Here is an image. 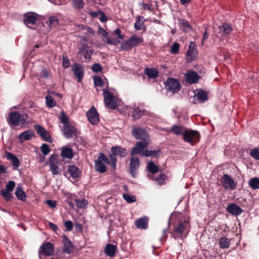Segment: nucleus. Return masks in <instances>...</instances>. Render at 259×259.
<instances>
[{
  "label": "nucleus",
  "mask_w": 259,
  "mask_h": 259,
  "mask_svg": "<svg viewBox=\"0 0 259 259\" xmlns=\"http://www.w3.org/2000/svg\"><path fill=\"white\" fill-rule=\"evenodd\" d=\"M68 172L73 178H77L80 176L79 169L74 165H69L67 168Z\"/></svg>",
  "instance_id": "nucleus-29"
},
{
  "label": "nucleus",
  "mask_w": 259,
  "mask_h": 259,
  "mask_svg": "<svg viewBox=\"0 0 259 259\" xmlns=\"http://www.w3.org/2000/svg\"><path fill=\"white\" fill-rule=\"evenodd\" d=\"M61 155L63 158L71 159L74 156L72 149L67 147H63L61 150Z\"/></svg>",
  "instance_id": "nucleus-23"
},
{
  "label": "nucleus",
  "mask_w": 259,
  "mask_h": 259,
  "mask_svg": "<svg viewBox=\"0 0 259 259\" xmlns=\"http://www.w3.org/2000/svg\"><path fill=\"white\" fill-rule=\"evenodd\" d=\"M184 75L186 82L190 84L197 82L199 79L198 73L193 71H189Z\"/></svg>",
  "instance_id": "nucleus-16"
},
{
  "label": "nucleus",
  "mask_w": 259,
  "mask_h": 259,
  "mask_svg": "<svg viewBox=\"0 0 259 259\" xmlns=\"http://www.w3.org/2000/svg\"><path fill=\"white\" fill-rule=\"evenodd\" d=\"M179 23L180 26L183 27L185 30H188L191 28V26L189 23V22L185 19H180L179 20Z\"/></svg>",
  "instance_id": "nucleus-43"
},
{
  "label": "nucleus",
  "mask_w": 259,
  "mask_h": 259,
  "mask_svg": "<svg viewBox=\"0 0 259 259\" xmlns=\"http://www.w3.org/2000/svg\"><path fill=\"white\" fill-rule=\"evenodd\" d=\"M94 84L96 87H102L103 85L102 79L100 76H94Z\"/></svg>",
  "instance_id": "nucleus-50"
},
{
  "label": "nucleus",
  "mask_w": 259,
  "mask_h": 259,
  "mask_svg": "<svg viewBox=\"0 0 259 259\" xmlns=\"http://www.w3.org/2000/svg\"><path fill=\"white\" fill-rule=\"evenodd\" d=\"M37 18L33 13H28L25 15L24 21L28 27L34 29V26L36 24Z\"/></svg>",
  "instance_id": "nucleus-15"
},
{
  "label": "nucleus",
  "mask_w": 259,
  "mask_h": 259,
  "mask_svg": "<svg viewBox=\"0 0 259 259\" xmlns=\"http://www.w3.org/2000/svg\"><path fill=\"white\" fill-rule=\"evenodd\" d=\"M221 183L223 187L226 189L234 190L236 187L234 181L228 174H225L223 176Z\"/></svg>",
  "instance_id": "nucleus-10"
},
{
  "label": "nucleus",
  "mask_w": 259,
  "mask_h": 259,
  "mask_svg": "<svg viewBox=\"0 0 259 259\" xmlns=\"http://www.w3.org/2000/svg\"><path fill=\"white\" fill-rule=\"evenodd\" d=\"M34 128L36 131L37 133L45 141L50 142H52V139L50 135L43 127L40 125L37 124L35 125Z\"/></svg>",
  "instance_id": "nucleus-18"
},
{
  "label": "nucleus",
  "mask_w": 259,
  "mask_h": 259,
  "mask_svg": "<svg viewBox=\"0 0 259 259\" xmlns=\"http://www.w3.org/2000/svg\"><path fill=\"white\" fill-rule=\"evenodd\" d=\"M1 195L4 197L6 200L9 201L12 197V194L10 191L7 190L3 189L1 191Z\"/></svg>",
  "instance_id": "nucleus-47"
},
{
  "label": "nucleus",
  "mask_w": 259,
  "mask_h": 259,
  "mask_svg": "<svg viewBox=\"0 0 259 259\" xmlns=\"http://www.w3.org/2000/svg\"><path fill=\"white\" fill-rule=\"evenodd\" d=\"M75 202L77 206L80 208L85 207L88 205V201L84 198L77 199Z\"/></svg>",
  "instance_id": "nucleus-42"
},
{
  "label": "nucleus",
  "mask_w": 259,
  "mask_h": 259,
  "mask_svg": "<svg viewBox=\"0 0 259 259\" xmlns=\"http://www.w3.org/2000/svg\"><path fill=\"white\" fill-rule=\"evenodd\" d=\"M48 164L50 166V169L53 175H60V162L57 158V155L53 154L50 156Z\"/></svg>",
  "instance_id": "nucleus-6"
},
{
  "label": "nucleus",
  "mask_w": 259,
  "mask_h": 259,
  "mask_svg": "<svg viewBox=\"0 0 259 259\" xmlns=\"http://www.w3.org/2000/svg\"><path fill=\"white\" fill-rule=\"evenodd\" d=\"M64 246L63 248V252L67 253H70L72 248V244L71 241L65 235L63 236Z\"/></svg>",
  "instance_id": "nucleus-28"
},
{
  "label": "nucleus",
  "mask_w": 259,
  "mask_h": 259,
  "mask_svg": "<svg viewBox=\"0 0 259 259\" xmlns=\"http://www.w3.org/2000/svg\"><path fill=\"white\" fill-rule=\"evenodd\" d=\"M220 32H222L225 34H229L230 33L232 28L230 25L227 24H223L219 27Z\"/></svg>",
  "instance_id": "nucleus-35"
},
{
  "label": "nucleus",
  "mask_w": 259,
  "mask_h": 259,
  "mask_svg": "<svg viewBox=\"0 0 259 259\" xmlns=\"http://www.w3.org/2000/svg\"><path fill=\"white\" fill-rule=\"evenodd\" d=\"M180 45L177 42H175L170 47V53L173 54H176L179 53Z\"/></svg>",
  "instance_id": "nucleus-48"
},
{
  "label": "nucleus",
  "mask_w": 259,
  "mask_h": 259,
  "mask_svg": "<svg viewBox=\"0 0 259 259\" xmlns=\"http://www.w3.org/2000/svg\"><path fill=\"white\" fill-rule=\"evenodd\" d=\"M87 116L89 121L92 124H96L99 122V115L94 106L87 112Z\"/></svg>",
  "instance_id": "nucleus-14"
},
{
  "label": "nucleus",
  "mask_w": 259,
  "mask_h": 259,
  "mask_svg": "<svg viewBox=\"0 0 259 259\" xmlns=\"http://www.w3.org/2000/svg\"><path fill=\"white\" fill-rule=\"evenodd\" d=\"M114 32H115V34L118 35L119 38L121 39H123L124 35L121 34V31L119 28H116Z\"/></svg>",
  "instance_id": "nucleus-61"
},
{
  "label": "nucleus",
  "mask_w": 259,
  "mask_h": 259,
  "mask_svg": "<svg viewBox=\"0 0 259 259\" xmlns=\"http://www.w3.org/2000/svg\"><path fill=\"white\" fill-rule=\"evenodd\" d=\"M28 116L26 114L20 115L18 112H12L10 114L9 123L10 125L17 126L20 122L24 125L27 123Z\"/></svg>",
  "instance_id": "nucleus-1"
},
{
  "label": "nucleus",
  "mask_w": 259,
  "mask_h": 259,
  "mask_svg": "<svg viewBox=\"0 0 259 259\" xmlns=\"http://www.w3.org/2000/svg\"><path fill=\"white\" fill-rule=\"evenodd\" d=\"M219 242L220 246L221 248H227L230 246V240L227 238H221Z\"/></svg>",
  "instance_id": "nucleus-38"
},
{
  "label": "nucleus",
  "mask_w": 259,
  "mask_h": 259,
  "mask_svg": "<svg viewBox=\"0 0 259 259\" xmlns=\"http://www.w3.org/2000/svg\"><path fill=\"white\" fill-rule=\"evenodd\" d=\"M104 250L107 256L114 257L115 255L116 246L114 245L108 243L106 244Z\"/></svg>",
  "instance_id": "nucleus-27"
},
{
  "label": "nucleus",
  "mask_w": 259,
  "mask_h": 259,
  "mask_svg": "<svg viewBox=\"0 0 259 259\" xmlns=\"http://www.w3.org/2000/svg\"><path fill=\"white\" fill-rule=\"evenodd\" d=\"M40 149L41 152L44 155H48L50 151V148L47 144H43L41 145Z\"/></svg>",
  "instance_id": "nucleus-51"
},
{
  "label": "nucleus",
  "mask_w": 259,
  "mask_h": 259,
  "mask_svg": "<svg viewBox=\"0 0 259 259\" xmlns=\"http://www.w3.org/2000/svg\"><path fill=\"white\" fill-rule=\"evenodd\" d=\"M67 231H70L73 229V223L71 221H67L64 223Z\"/></svg>",
  "instance_id": "nucleus-57"
},
{
  "label": "nucleus",
  "mask_w": 259,
  "mask_h": 259,
  "mask_svg": "<svg viewBox=\"0 0 259 259\" xmlns=\"http://www.w3.org/2000/svg\"><path fill=\"white\" fill-rule=\"evenodd\" d=\"M33 136V133L31 131L28 130L20 134L19 139L21 142H22L31 139Z\"/></svg>",
  "instance_id": "nucleus-30"
},
{
  "label": "nucleus",
  "mask_w": 259,
  "mask_h": 259,
  "mask_svg": "<svg viewBox=\"0 0 259 259\" xmlns=\"http://www.w3.org/2000/svg\"><path fill=\"white\" fill-rule=\"evenodd\" d=\"M91 69L93 72H98L102 71V67L99 63H95L92 66Z\"/></svg>",
  "instance_id": "nucleus-53"
},
{
  "label": "nucleus",
  "mask_w": 259,
  "mask_h": 259,
  "mask_svg": "<svg viewBox=\"0 0 259 259\" xmlns=\"http://www.w3.org/2000/svg\"><path fill=\"white\" fill-rule=\"evenodd\" d=\"M103 94L104 103L106 107L111 109H115L117 106L114 100L113 94L110 93L108 90L104 89Z\"/></svg>",
  "instance_id": "nucleus-7"
},
{
  "label": "nucleus",
  "mask_w": 259,
  "mask_h": 259,
  "mask_svg": "<svg viewBox=\"0 0 259 259\" xmlns=\"http://www.w3.org/2000/svg\"><path fill=\"white\" fill-rule=\"evenodd\" d=\"M189 228V221L187 219L181 220L174 227V231L171 233L172 237L175 239L178 238V235H182L188 232Z\"/></svg>",
  "instance_id": "nucleus-3"
},
{
  "label": "nucleus",
  "mask_w": 259,
  "mask_h": 259,
  "mask_svg": "<svg viewBox=\"0 0 259 259\" xmlns=\"http://www.w3.org/2000/svg\"><path fill=\"white\" fill-rule=\"evenodd\" d=\"M73 7L76 9H81L84 7L83 0H72Z\"/></svg>",
  "instance_id": "nucleus-41"
},
{
  "label": "nucleus",
  "mask_w": 259,
  "mask_h": 259,
  "mask_svg": "<svg viewBox=\"0 0 259 259\" xmlns=\"http://www.w3.org/2000/svg\"><path fill=\"white\" fill-rule=\"evenodd\" d=\"M54 245L51 242H46L43 243L39 250V257H41V253L45 255H51L54 253Z\"/></svg>",
  "instance_id": "nucleus-11"
},
{
  "label": "nucleus",
  "mask_w": 259,
  "mask_h": 259,
  "mask_svg": "<svg viewBox=\"0 0 259 259\" xmlns=\"http://www.w3.org/2000/svg\"><path fill=\"white\" fill-rule=\"evenodd\" d=\"M194 98L195 101H198L200 103H203L207 100V94L206 92L199 90L197 94H196Z\"/></svg>",
  "instance_id": "nucleus-26"
},
{
  "label": "nucleus",
  "mask_w": 259,
  "mask_h": 259,
  "mask_svg": "<svg viewBox=\"0 0 259 259\" xmlns=\"http://www.w3.org/2000/svg\"><path fill=\"white\" fill-rule=\"evenodd\" d=\"M15 195L17 198L20 200L25 201L26 197V195L25 192L22 190L21 187L18 186L17 187Z\"/></svg>",
  "instance_id": "nucleus-31"
},
{
  "label": "nucleus",
  "mask_w": 259,
  "mask_h": 259,
  "mask_svg": "<svg viewBox=\"0 0 259 259\" xmlns=\"http://www.w3.org/2000/svg\"><path fill=\"white\" fill-rule=\"evenodd\" d=\"M100 14H101V16L100 17V21H101L102 22H106L107 20V18L106 16V15H105V14L102 12H100Z\"/></svg>",
  "instance_id": "nucleus-64"
},
{
  "label": "nucleus",
  "mask_w": 259,
  "mask_h": 259,
  "mask_svg": "<svg viewBox=\"0 0 259 259\" xmlns=\"http://www.w3.org/2000/svg\"><path fill=\"white\" fill-rule=\"evenodd\" d=\"M6 157L7 159L11 161L12 165L15 167L16 169L19 166L20 162L18 158L15 155L7 152L6 153Z\"/></svg>",
  "instance_id": "nucleus-24"
},
{
  "label": "nucleus",
  "mask_w": 259,
  "mask_h": 259,
  "mask_svg": "<svg viewBox=\"0 0 259 259\" xmlns=\"http://www.w3.org/2000/svg\"><path fill=\"white\" fill-rule=\"evenodd\" d=\"M143 40L142 36L133 34L128 40L121 44V48L124 51L131 50L134 47L142 42Z\"/></svg>",
  "instance_id": "nucleus-2"
},
{
  "label": "nucleus",
  "mask_w": 259,
  "mask_h": 259,
  "mask_svg": "<svg viewBox=\"0 0 259 259\" xmlns=\"http://www.w3.org/2000/svg\"><path fill=\"white\" fill-rule=\"evenodd\" d=\"M149 144V141L138 142L136 146L132 149L131 155L140 154L141 155V153L144 151V149L148 146Z\"/></svg>",
  "instance_id": "nucleus-13"
},
{
  "label": "nucleus",
  "mask_w": 259,
  "mask_h": 259,
  "mask_svg": "<svg viewBox=\"0 0 259 259\" xmlns=\"http://www.w3.org/2000/svg\"><path fill=\"white\" fill-rule=\"evenodd\" d=\"M15 185V183L14 181H10L6 184V189L5 190H7L8 191L11 192L14 190Z\"/></svg>",
  "instance_id": "nucleus-52"
},
{
  "label": "nucleus",
  "mask_w": 259,
  "mask_h": 259,
  "mask_svg": "<svg viewBox=\"0 0 259 259\" xmlns=\"http://www.w3.org/2000/svg\"><path fill=\"white\" fill-rule=\"evenodd\" d=\"M50 27L52 28L56 26L58 24L59 20L55 16H50L48 19V21L47 22Z\"/></svg>",
  "instance_id": "nucleus-37"
},
{
  "label": "nucleus",
  "mask_w": 259,
  "mask_h": 259,
  "mask_svg": "<svg viewBox=\"0 0 259 259\" xmlns=\"http://www.w3.org/2000/svg\"><path fill=\"white\" fill-rule=\"evenodd\" d=\"M155 181L158 182V184L159 185H162L164 183V175L162 174H160L155 179Z\"/></svg>",
  "instance_id": "nucleus-56"
},
{
  "label": "nucleus",
  "mask_w": 259,
  "mask_h": 259,
  "mask_svg": "<svg viewBox=\"0 0 259 259\" xmlns=\"http://www.w3.org/2000/svg\"><path fill=\"white\" fill-rule=\"evenodd\" d=\"M46 204L51 208H54L56 206V202L54 200H48L46 201Z\"/></svg>",
  "instance_id": "nucleus-60"
},
{
  "label": "nucleus",
  "mask_w": 259,
  "mask_h": 259,
  "mask_svg": "<svg viewBox=\"0 0 259 259\" xmlns=\"http://www.w3.org/2000/svg\"><path fill=\"white\" fill-rule=\"evenodd\" d=\"M111 151L114 156H119L121 157H123L127 154L126 149L120 146H113L111 148Z\"/></svg>",
  "instance_id": "nucleus-20"
},
{
  "label": "nucleus",
  "mask_w": 259,
  "mask_h": 259,
  "mask_svg": "<svg viewBox=\"0 0 259 259\" xmlns=\"http://www.w3.org/2000/svg\"><path fill=\"white\" fill-rule=\"evenodd\" d=\"M98 32L103 37H106L107 36V32L102 27H99Z\"/></svg>",
  "instance_id": "nucleus-62"
},
{
  "label": "nucleus",
  "mask_w": 259,
  "mask_h": 259,
  "mask_svg": "<svg viewBox=\"0 0 259 259\" xmlns=\"http://www.w3.org/2000/svg\"><path fill=\"white\" fill-rule=\"evenodd\" d=\"M227 211L234 215H240L243 211L242 209L235 203H231L227 208Z\"/></svg>",
  "instance_id": "nucleus-21"
},
{
  "label": "nucleus",
  "mask_w": 259,
  "mask_h": 259,
  "mask_svg": "<svg viewBox=\"0 0 259 259\" xmlns=\"http://www.w3.org/2000/svg\"><path fill=\"white\" fill-rule=\"evenodd\" d=\"M147 168L149 171L153 174L156 173L159 171L158 167L152 161L148 162L147 164Z\"/></svg>",
  "instance_id": "nucleus-39"
},
{
  "label": "nucleus",
  "mask_w": 259,
  "mask_h": 259,
  "mask_svg": "<svg viewBox=\"0 0 259 259\" xmlns=\"http://www.w3.org/2000/svg\"><path fill=\"white\" fill-rule=\"evenodd\" d=\"M200 138V134L196 131L188 130L186 129L183 136L184 140L193 145L198 142Z\"/></svg>",
  "instance_id": "nucleus-4"
},
{
  "label": "nucleus",
  "mask_w": 259,
  "mask_h": 259,
  "mask_svg": "<svg viewBox=\"0 0 259 259\" xmlns=\"http://www.w3.org/2000/svg\"><path fill=\"white\" fill-rule=\"evenodd\" d=\"M197 54V50L195 48V44L191 42L189 49L187 51L186 58L188 62H192L194 60Z\"/></svg>",
  "instance_id": "nucleus-17"
},
{
  "label": "nucleus",
  "mask_w": 259,
  "mask_h": 259,
  "mask_svg": "<svg viewBox=\"0 0 259 259\" xmlns=\"http://www.w3.org/2000/svg\"><path fill=\"white\" fill-rule=\"evenodd\" d=\"M143 24V22L140 20V17L136 20L135 23V28L137 30H140L142 29V26Z\"/></svg>",
  "instance_id": "nucleus-55"
},
{
  "label": "nucleus",
  "mask_w": 259,
  "mask_h": 259,
  "mask_svg": "<svg viewBox=\"0 0 259 259\" xmlns=\"http://www.w3.org/2000/svg\"><path fill=\"white\" fill-rule=\"evenodd\" d=\"M40 75L45 78H48L50 76L51 73L46 69H43L41 72Z\"/></svg>",
  "instance_id": "nucleus-58"
},
{
  "label": "nucleus",
  "mask_w": 259,
  "mask_h": 259,
  "mask_svg": "<svg viewBox=\"0 0 259 259\" xmlns=\"http://www.w3.org/2000/svg\"><path fill=\"white\" fill-rule=\"evenodd\" d=\"M48 224H49V226L50 227V228L54 232H57L59 230L58 227L55 224H53V223L50 222H49Z\"/></svg>",
  "instance_id": "nucleus-63"
},
{
  "label": "nucleus",
  "mask_w": 259,
  "mask_h": 259,
  "mask_svg": "<svg viewBox=\"0 0 259 259\" xmlns=\"http://www.w3.org/2000/svg\"><path fill=\"white\" fill-rule=\"evenodd\" d=\"M123 199L128 203H133L136 201V198L135 196L131 195L128 194H123Z\"/></svg>",
  "instance_id": "nucleus-44"
},
{
  "label": "nucleus",
  "mask_w": 259,
  "mask_h": 259,
  "mask_svg": "<svg viewBox=\"0 0 259 259\" xmlns=\"http://www.w3.org/2000/svg\"><path fill=\"white\" fill-rule=\"evenodd\" d=\"M165 88L173 94L179 92L181 88L180 82L176 79L168 78L165 83Z\"/></svg>",
  "instance_id": "nucleus-8"
},
{
  "label": "nucleus",
  "mask_w": 259,
  "mask_h": 259,
  "mask_svg": "<svg viewBox=\"0 0 259 259\" xmlns=\"http://www.w3.org/2000/svg\"><path fill=\"white\" fill-rule=\"evenodd\" d=\"M251 156L255 159L259 160V148H254L250 151Z\"/></svg>",
  "instance_id": "nucleus-49"
},
{
  "label": "nucleus",
  "mask_w": 259,
  "mask_h": 259,
  "mask_svg": "<svg viewBox=\"0 0 259 259\" xmlns=\"http://www.w3.org/2000/svg\"><path fill=\"white\" fill-rule=\"evenodd\" d=\"M249 185L252 189L259 188V178L255 177L250 180Z\"/></svg>",
  "instance_id": "nucleus-36"
},
{
  "label": "nucleus",
  "mask_w": 259,
  "mask_h": 259,
  "mask_svg": "<svg viewBox=\"0 0 259 259\" xmlns=\"http://www.w3.org/2000/svg\"><path fill=\"white\" fill-rule=\"evenodd\" d=\"M63 135L66 138L76 137L77 136V131L75 126L70 123L63 126L62 130Z\"/></svg>",
  "instance_id": "nucleus-12"
},
{
  "label": "nucleus",
  "mask_w": 259,
  "mask_h": 259,
  "mask_svg": "<svg viewBox=\"0 0 259 259\" xmlns=\"http://www.w3.org/2000/svg\"><path fill=\"white\" fill-rule=\"evenodd\" d=\"M186 128L182 126L174 125L171 127V132L177 135H183L184 136Z\"/></svg>",
  "instance_id": "nucleus-32"
},
{
  "label": "nucleus",
  "mask_w": 259,
  "mask_h": 259,
  "mask_svg": "<svg viewBox=\"0 0 259 259\" xmlns=\"http://www.w3.org/2000/svg\"><path fill=\"white\" fill-rule=\"evenodd\" d=\"M132 135L136 139L149 141L148 134L143 128L140 127H133Z\"/></svg>",
  "instance_id": "nucleus-9"
},
{
  "label": "nucleus",
  "mask_w": 259,
  "mask_h": 259,
  "mask_svg": "<svg viewBox=\"0 0 259 259\" xmlns=\"http://www.w3.org/2000/svg\"><path fill=\"white\" fill-rule=\"evenodd\" d=\"M82 28L85 31V33L87 34L92 35H94V31L91 28L84 26L82 27Z\"/></svg>",
  "instance_id": "nucleus-59"
},
{
  "label": "nucleus",
  "mask_w": 259,
  "mask_h": 259,
  "mask_svg": "<svg viewBox=\"0 0 259 259\" xmlns=\"http://www.w3.org/2000/svg\"><path fill=\"white\" fill-rule=\"evenodd\" d=\"M160 152V150H149L146 149L141 153V155L146 157L150 156L155 157L158 155Z\"/></svg>",
  "instance_id": "nucleus-33"
},
{
  "label": "nucleus",
  "mask_w": 259,
  "mask_h": 259,
  "mask_svg": "<svg viewBox=\"0 0 259 259\" xmlns=\"http://www.w3.org/2000/svg\"><path fill=\"white\" fill-rule=\"evenodd\" d=\"M47 106L49 108L55 107L56 105V103L53 98L50 96L47 95L46 97Z\"/></svg>",
  "instance_id": "nucleus-40"
},
{
  "label": "nucleus",
  "mask_w": 259,
  "mask_h": 259,
  "mask_svg": "<svg viewBox=\"0 0 259 259\" xmlns=\"http://www.w3.org/2000/svg\"><path fill=\"white\" fill-rule=\"evenodd\" d=\"M70 61L68 59L67 55H63V66L64 68H68L70 66Z\"/></svg>",
  "instance_id": "nucleus-54"
},
{
  "label": "nucleus",
  "mask_w": 259,
  "mask_h": 259,
  "mask_svg": "<svg viewBox=\"0 0 259 259\" xmlns=\"http://www.w3.org/2000/svg\"><path fill=\"white\" fill-rule=\"evenodd\" d=\"M72 70L75 76L77 78L78 82L81 81L84 75L82 66L79 64H74L72 66Z\"/></svg>",
  "instance_id": "nucleus-19"
},
{
  "label": "nucleus",
  "mask_w": 259,
  "mask_h": 259,
  "mask_svg": "<svg viewBox=\"0 0 259 259\" xmlns=\"http://www.w3.org/2000/svg\"><path fill=\"white\" fill-rule=\"evenodd\" d=\"M109 163V161L108 158L103 153H100L97 160L95 161L96 170L101 173L105 172L106 171V164Z\"/></svg>",
  "instance_id": "nucleus-5"
},
{
  "label": "nucleus",
  "mask_w": 259,
  "mask_h": 259,
  "mask_svg": "<svg viewBox=\"0 0 259 259\" xmlns=\"http://www.w3.org/2000/svg\"><path fill=\"white\" fill-rule=\"evenodd\" d=\"M148 219L147 217L141 218L135 221V224L136 227L140 229H146L148 227Z\"/></svg>",
  "instance_id": "nucleus-22"
},
{
  "label": "nucleus",
  "mask_w": 259,
  "mask_h": 259,
  "mask_svg": "<svg viewBox=\"0 0 259 259\" xmlns=\"http://www.w3.org/2000/svg\"><path fill=\"white\" fill-rule=\"evenodd\" d=\"M139 160L137 157H132L130 160V170L132 175L134 176L136 170L139 167Z\"/></svg>",
  "instance_id": "nucleus-25"
},
{
  "label": "nucleus",
  "mask_w": 259,
  "mask_h": 259,
  "mask_svg": "<svg viewBox=\"0 0 259 259\" xmlns=\"http://www.w3.org/2000/svg\"><path fill=\"white\" fill-rule=\"evenodd\" d=\"M60 120L61 123L63 124V125H65L69 124V122L68 120V118L65 114V113L63 112H61V116L60 117Z\"/></svg>",
  "instance_id": "nucleus-46"
},
{
  "label": "nucleus",
  "mask_w": 259,
  "mask_h": 259,
  "mask_svg": "<svg viewBox=\"0 0 259 259\" xmlns=\"http://www.w3.org/2000/svg\"><path fill=\"white\" fill-rule=\"evenodd\" d=\"M145 73L148 77L153 78L157 77L158 75V72L154 68H146Z\"/></svg>",
  "instance_id": "nucleus-34"
},
{
  "label": "nucleus",
  "mask_w": 259,
  "mask_h": 259,
  "mask_svg": "<svg viewBox=\"0 0 259 259\" xmlns=\"http://www.w3.org/2000/svg\"><path fill=\"white\" fill-rule=\"evenodd\" d=\"M143 114V111L139 109L138 108H136L133 111V117L135 119L139 118Z\"/></svg>",
  "instance_id": "nucleus-45"
}]
</instances>
